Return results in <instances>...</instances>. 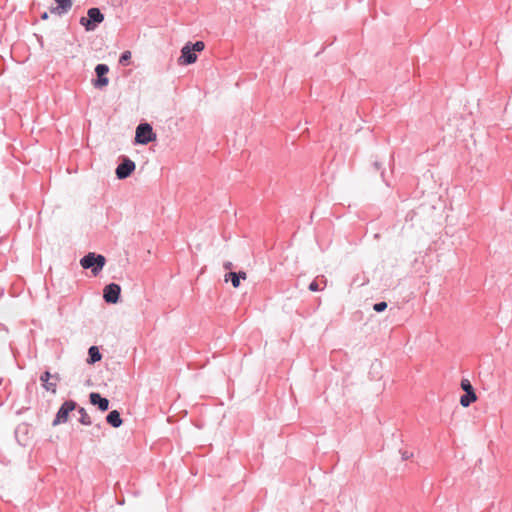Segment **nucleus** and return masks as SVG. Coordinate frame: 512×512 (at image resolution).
<instances>
[{
  "instance_id": "f257e3e1",
  "label": "nucleus",
  "mask_w": 512,
  "mask_h": 512,
  "mask_svg": "<svg viewBox=\"0 0 512 512\" xmlns=\"http://www.w3.org/2000/svg\"><path fill=\"white\" fill-rule=\"evenodd\" d=\"M106 263V259L103 255H97L93 252L88 253L80 260V264L84 269L91 268V272L94 276H97L103 269Z\"/></svg>"
},
{
  "instance_id": "f03ea898",
  "label": "nucleus",
  "mask_w": 512,
  "mask_h": 512,
  "mask_svg": "<svg viewBox=\"0 0 512 512\" xmlns=\"http://www.w3.org/2000/svg\"><path fill=\"white\" fill-rule=\"evenodd\" d=\"M104 21V15L98 8H90L87 11V17L80 18V24L86 31L95 30L96 26Z\"/></svg>"
},
{
  "instance_id": "7ed1b4c3",
  "label": "nucleus",
  "mask_w": 512,
  "mask_h": 512,
  "mask_svg": "<svg viewBox=\"0 0 512 512\" xmlns=\"http://www.w3.org/2000/svg\"><path fill=\"white\" fill-rule=\"evenodd\" d=\"M156 140V134L153 132L152 126L148 123H142L136 128L135 142L146 145Z\"/></svg>"
},
{
  "instance_id": "20e7f679",
  "label": "nucleus",
  "mask_w": 512,
  "mask_h": 512,
  "mask_svg": "<svg viewBox=\"0 0 512 512\" xmlns=\"http://www.w3.org/2000/svg\"><path fill=\"white\" fill-rule=\"evenodd\" d=\"M461 388L466 392L460 398V404L463 407L470 406L471 403L477 401V395L472 387L471 382L468 379H462L460 383Z\"/></svg>"
},
{
  "instance_id": "39448f33",
  "label": "nucleus",
  "mask_w": 512,
  "mask_h": 512,
  "mask_svg": "<svg viewBox=\"0 0 512 512\" xmlns=\"http://www.w3.org/2000/svg\"><path fill=\"white\" fill-rule=\"evenodd\" d=\"M76 407L75 402L66 401L60 407L55 420L53 421V425L56 426L60 423H65L68 420V415L71 411H73Z\"/></svg>"
},
{
  "instance_id": "423d86ee",
  "label": "nucleus",
  "mask_w": 512,
  "mask_h": 512,
  "mask_svg": "<svg viewBox=\"0 0 512 512\" xmlns=\"http://www.w3.org/2000/svg\"><path fill=\"white\" fill-rule=\"evenodd\" d=\"M121 287L118 284L111 283L104 288L103 298L106 302L115 304L119 300Z\"/></svg>"
},
{
  "instance_id": "0eeeda50",
  "label": "nucleus",
  "mask_w": 512,
  "mask_h": 512,
  "mask_svg": "<svg viewBox=\"0 0 512 512\" xmlns=\"http://www.w3.org/2000/svg\"><path fill=\"white\" fill-rule=\"evenodd\" d=\"M95 72L98 78L93 82L94 87L103 88L107 86L109 80L105 75L109 72V67L106 64H98L95 67Z\"/></svg>"
},
{
  "instance_id": "6e6552de",
  "label": "nucleus",
  "mask_w": 512,
  "mask_h": 512,
  "mask_svg": "<svg viewBox=\"0 0 512 512\" xmlns=\"http://www.w3.org/2000/svg\"><path fill=\"white\" fill-rule=\"evenodd\" d=\"M40 380H41L43 387L46 391H49L51 393H56L57 382L59 380L58 375H51L50 372L46 371L40 376Z\"/></svg>"
},
{
  "instance_id": "1a4fd4ad",
  "label": "nucleus",
  "mask_w": 512,
  "mask_h": 512,
  "mask_svg": "<svg viewBox=\"0 0 512 512\" xmlns=\"http://www.w3.org/2000/svg\"><path fill=\"white\" fill-rule=\"evenodd\" d=\"M135 170V163L130 159H125L116 168V175L119 179L127 178Z\"/></svg>"
},
{
  "instance_id": "9d476101",
  "label": "nucleus",
  "mask_w": 512,
  "mask_h": 512,
  "mask_svg": "<svg viewBox=\"0 0 512 512\" xmlns=\"http://www.w3.org/2000/svg\"><path fill=\"white\" fill-rule=\"evenodd\" d=\"M197 55L191 48L190 44H186L181 50V56L179 58V63L183 65H188L196 62Z\"/></svg>"
},
{
  "instance_id": "9b49d317",
  "label": "nucleus",
  "mask_w": 512,
  "mask_h": 512,
  "mask_svg": "<svg viewBox=\"0 0 512 512\" xmlns=\"http://www.w3.org/2000/svg\"><path fill=\"white\" fill-rule=\"evenodd\" d=\"M55 2L57 5L50 8V12L55 15H62L72 7V0H55Z\"/></svg>"
},
{
  "instance_id": "f8f14e48",
  "label": "nucleus",
  "mask_w": 512,
  "mask_h": 512,
  "mask_svg": "<svg viewBox=\"0 0 512 512\" xmlns=\"http://www.w3.org/2000/svg\"><path fill=\"white\" fill-rule=\"evenodd\" d=\"M90 402L93 405H98L99 409L101 411L108 410L109 407V401L106 398L101 397L98 393H91L90 394Z\"/></svg>"
},
{
  "instance_id": "ddd939ff",
  "label": "nucleus",
  "mask_w": 512,
  "mask_h": 512,
  "mask_svg": "<svg viewBox=\"0 0 512 512\" xmlns=\"http://www.w3.org/2000/svg\"><path fill=\"white\" fill-rule=\"evenodd\" d=\"M106 420L111 426L115 428L120 427L122 425V419L120 417V413L117 410L111 411L107 415Z\"/></svg>"
},
{
  "instance_id": "4468645a",
  "label": "nucleus",
  "mask_w": 512,
  "mask_h": 512,
  "mask_svg": "<svg viewBox=\"0 0 512 512\" xmlns=\"http://www.w3.org/2000/svg\"><path fill=\"white\" fill-rule=\"evenodd\" d=\"M88 354H89V358H88L87 362L89 364H94L95 362L100 361L102 358V355L99 352L98 347H96V346H91L89 348Z\"/></svg>"
},
{
  "instance_id": "2eb2a0df",
  "label": "nucleus",
  "mask_w": 512,
  "mask_h": 512,
  "mask_svg": "<svg viewBox=\"0 0 512 512\" xmlns=\"http://www.w3.org/2000/svg\"><path fill=\"white\" fill-rule=\"evenodd\" d=\"M231 280L234 288H238L240 286L239 274L235 272H230L225 276V281Z\"/></svg>"
},
{
  "instance_id": "dca6fc26",
  "label": "nucleus",
  "mask_w": 512,
  "mask_h": 512,
  "mask_svg": "<svg viewBox=\"0 0 512 512\" xmlns=\"http://www.w3.org/2000/svg\"><path fill=\"white\" fill-rule=\"evenodd\" d=\"M79 413L81 414V417H80V422L84 425H89L91 424V420H90V417L89 415L85 412V410L83 408L79 409Z\"/></svg>"
},
{
  "instance_id": "f3484780",
  "label": "nucleus",
  "mask_w": 512,
  "mask_h": 512,
  "mask_svg": "<svg viewBox=\"0 0 512 512\" xmlns=\"http://www.w3.org/2000/svg\"><path fill=\"white\" fill-rule=\"evenodd\" d=\"M130 58H131V52L125 51L122 53V55L119 59V62L123 65H127L129 63Z\"/></svg>"
},
{
  "instance_id": "a211bd4d",
  "label": "nucleus",
  "mask_w": 512,
  "mask_h": 512,
  "mask_svg": "<svg viewBox=\"0 0 512 512\" xmlns=\"http://www.w3.org/2000/svg\"><path fill=\"white\" fill-rule=\"evenodd\" d=\"M191 48H193L194 52H201L205 48V44L202 41H197L193 45H191Z\"/></svg>"
},
{
  "instance_id": "6ab92c4d",
  "label": "nucleus",
  "mask_w": 512,
  "mask_h": 512,
  "mask_svg": "<svg viewBox=\"0 0 512 512\" xmlns=\"http://www.w3.org/2000/svg\"><path fill=\"white\" fill-rule=\"evenodd\" d=\"M373 308L376 312H382L387 308V303L386 302L376 303Z\"/></svg>"
},
{
  "instance_id": "aec40b11",
  "label": "nucleus",
  "mask_w": 512,
  "mask_h": 512,
  "mask_svg": "<svg viewBox=\"0 0 512 512\" xmlns=\"http://www.w3.org/2000/svg\"><path fill=\"white\" fill-rule=\"evenodd\" d=\"M309 290L312 292L320 290L319 284L316 281L311 282L309 285Z\"/></svg>"
},
{
  "instance_id": "412c9836",
  "label": "nucleus",
  "mask_w": 512,
  "mask_h": 512,
  "mask_svg": "<svg viewBox=\"0 0 512 512\" xmlns=\"http://www.w3.org/2000/svg\"><path fill=\"white\" fill-rule=\"evenodd\" d=\"M237 274H239V279H246L247 278V274L243 271H240L238 272Z\"/></svg>"
},
{
  "instance_id": "4be33fe9",
  "label": "nucleus",
  "mask_w": 512,
  "mask_h": 512,
  "mask_svg": "<svg viewBox=\"0 0 512 512\" xmlns=\"http://www.w3.org/2000/svg\"><path fill=\"white\" fill-rule=\"evenodd\" d=\"M231 266H232V264H231L230 262L225 264V268H226V269H230V268H231Z\"/></svg>"
},
{
  "instance_id": "5701e85b",
  "label": "nucleus",
  "mask_w": 512,
  "mask_h": 512,
  "mask_svg": "<svg viewBox=\"0 0 512 512\" xmlns=\"http://www.w3.org/2000/svg\"><path fill=\"white\" fill-rule=\"evenodd\" d=\"M47 18H48V14H47L46 12H45V13H43V15H42V19H47Z\"/></svg>"
}]
</instances>
